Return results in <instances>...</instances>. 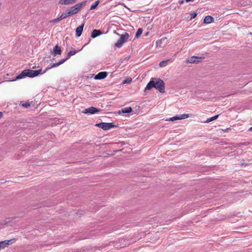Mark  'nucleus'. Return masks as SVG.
<instances>
[{
    "label": "nucleus",
    "instance_id": "9d476101",
    "mask_svg": "<svg viewBox=\"0 0 252 252\" xmlns=\"http://www.w3.org/2000/svg\"><path fill=\"white\" fill-rule=\"evenodd\" d=\"M84 26V24H83L82 25L78 26L76 29V37H79L82 34V32L83 30Z\"/></svg>",
    "mask_w": 252,
    "mask_h": 252
},
{
    "label": "nucleus",
    "instance_id": "7ed1b4c3",
    "mask_svg": "<svg viewBox=\"0 0 252 252\" xmlns=\"http://www.w3.org/2000/svg\"><path fill=\"white\" fill-rule=\"evenodd\" d=\"M86 1H84L71 7L69 10H67L69 16L77 13V12L81 9L82 6L86 3Z\"/></svg>",
    "mask_w": 252,
    "mask_h": 252
},
{
    "label": "nucleus",
    "instance_id": "423d86ee",
    "mask_svg": "<svg viewBox=\"0 0 252 252\" xmlns=\"http://www.w3.org/2000/svg\"><path fill=\"white\" fill-rule=\"evenodd\" d=\"M100 111V109L92 106L84 109L82 112L85 114L89 113L91 114H94L97 112H99Z\"/></svg>",
    "mask_w": 252,
    "mask_h": 252
},
{
    "label": "nucleus",
    "instance_id": "f8f14e48",
    "mask_svg": "<svg viewBox=\"0 0 252 252\" xmlns=\"http://www.w3.org/2000/svg\"><path fill=\"white\" fill-rule=\"evenodd\" d=\"M77 0H60L59 3L63 5H69L75 3Z\"/></svg>",
    "mask_w": 252,
    "mask_h": 252
},
{
    "label": "nucleus",
    "instance_id": "1a4fd4ad",
    "mask_svg": "<svg viewBox=\"0 0 252 252\" xmlns=\"http://www.w3.org/2000/svg\"><path fill=\"white\" fill-rule=\"evenodd\" d=\"M107 74L108 73L107 72H100L95 76L94 79L96 80H100L104 79L107 77Z\"/></svg>",
    "mask_w": 252,
    "mask_h": 252
},
{
    "label": "nucleus",
    "instance_id": "bb28decb",
    "mask_svg": "<svg viewBox=\"0 0 252 252\" xmlns=\"http://www.w3.org/2000/svg\"><path fill=\"white\" fill-rule=\"evenodd\" d=\"M162 40H164V39H161L160 40L157 41L156 44L158 45V44H160Z\"/></svg>",
    "mask_w": 252,
    "mask_h": 252
},
{
    "label": "nucleus",
    "instance_id": "c85d7f7f",
    "mask_svg": "<svg viewBox=\"0 0 252 252\" xmlns=\"http://www.w3.org/2000/svg\"><path fill=\"white\" fill-rule=\"evenodd\" d=\"M58 18H59V20H63V19H64V18H63V17L62 15H61V16H60V17H59Z\"/></svg>",
    "mask_w": 252,
    "mask_h": 252
},
{
    "label": "nucleus",
    "instance_id": "a878e982",
    "mask_svg": "<svg viewBox=\"0 0 252 252\" xmlns=\"http://www.w3.org/2000/svg\"><path fill=\"white\" fill-rule=\"evenodd\" d=\"M30 105V103H23L22 104V106L24 107H25V108H27Z\"/></svg>",
    "mask_w": 252,
    "mask_h": 252
},
{
    "label": "nucleus",
    "instance_id": "b1692460",
    "mask_svg": "<svg viewBox=\"0 0 252 252\" xmlns=\"http://www.w3.org/2000/svg\"><path fill=\"white\" fill-rule=\"evenodd\" d=\"M61 15L63 17L64 19L66 18L68 16H69L68 12L67 11H66L65 12L63 13Z\"/></svg>",
    "mask_w": 252,
    "mask_h": 252
},
{
    "label": "nucleus",
    "instance_id": "7c9ffc66",
    "mask_svg": "<svg viewBox=\"0 0 252 252\" xmlns=\"http://www.w3.org/2000/svg\"><path fill=\"white\" fill-rule=\"evenodd\" d=\"M184 2V0H181L179 1L180 4H183Z\"/></svg>",
    "mask_w": 252,
    "mask_h": 252
},
{
    "label": "nucleus",
    "instance_id": "0eeeda50",
    "mask_svg": "<svg viewBox=\"0 0 252 252\" xmlns=\"http://www.w3.org/2000/svg\"><path fill=\"white\" fill-rule=\"evenodd\" d=\"M204 59L203 57L192 56L187 60V63H197L201 61L202 59Z\"/></svg>",
    "mask_w": 252,
    "mask_h": 252
},
{
    "label": "nucleus",
    "instance_id": "412c9836",
    "mask_svg": "<svg viewBox=\"0 0 252 252\" xmlns=\"http://www.w3.org/2000/svg\"><path fill=\"white\" fill-rule=\"evenodd\" d=\"M143 30L141 28H139L137 30L136 34L135 37L138 38L142 33Z\"/></svg>",
    "mask_w": 252,
    "mask_h": 252
},
{
    "label": "nucleus",
    "instance_id": "2f4dec72",
    "mask_svg": "<svg viewBox=\"0 0 252 252\" xmlns=\"http://www.w3.org/2000/svg\"><path fill=\"white\" fill-rule=\"evenodd\" d=\"M193 0H185V1L187 2H189V1H192Z\"/></svg>",
    "mask_w": 252,
    "mask_h": 252
},
{
    "label": "nucleus",
    "instance_id": "f3484780",
    "mask_svg": "<svg viewBox=\"0 0 252 252\" xmlns=\"http://www.w3.org/2000/svg\"><path fill=\"white\" fill-rule=\"evenodd\" d=\"M170 59H168L166 60L162 61L159 63V66L161 67L165 66L167 64L168 62L170 61Z\"/></svg>",
    "mask_w": 252,
    "mask_h": 252
},
{
    "label": "nucleus",
    "instance_id": "5701e85b",
    "mask_svg": "<svg viewBox=\"0 0 252 252\" xmlns=\"http://www.w3.org/2000/svg\"><path fill=\"white\" fill-rule=\"evenodd\" d=\"M180 118L179 117V115H177V116L170 118L168 120L170 121H174L175 120H180Z\"/></svg>",
    "mask_w": 252,
    "mask_h": 252
},
{
    "label": "nucleus",
    "instance_id": "39448f33",
    "mask_svg": "<svg viewBox=\"0 0 252 252\" xmlns=\"http://www.w3.org/2000/svg\"><path fill=\"white\" fill-rule=\"evenodd\" d=\"M96 126L105 130H107L115 126L112 123H100L96 125Z\"/></svg>",
    "mask_w": 252,
    "mask_h": 252
},
{
    "label": "nucleus",
    "instance_id": "4be33fe9",
    "mask_svg": "<svg viewBox=\"0 0 252 252\" xmlns=\"http://www.w3.org/2000/svg\"><path fill=\"white\" fill-rule=\"evenodd\" d=\"M99 4V1H95L93 4H92L90 7L91 10L94 9Z\"/></svg>",
    "mask_w": 252,
    "mask_h": 252
},
{
    "label": "nucleus",
    "instance_id": "4468645a",
    "mask_svg": "<svg viewBox=\"0 0 252 252\" xmlns=\"http://www.w3.org/2000/svg\"><path fill=\"white\" fill-rule=\"evenodd\" d=\"M68 59H67V57L65 59H62L58 63H53L49 68H53V67H55L58 66L60 65H61V64H63V63H64Z\"/></svg>",
    "mask_w": 252,
    "mask_h": 252
},
{
    "label": "nucleus",
    "instance_id": "f03ea898",
    "mask_svg": "<svg viewBox=\"0 0 252 252\" xmlns=\"http://www.w3.org/2000/svg\"><path fill=\"white\" fill-rule=\"evenodd\" d=\"M42 70H31V69H25L19 75H17L15 79L11 81H14L17 80L22 79L25 77H34L41 73Z\"/></svg>",
    "mask_w": 252,
    "mask_h": 252
},
{
    "label": "nucleus",
    "instance_id": "473e14b6",
    "mask_svg": "<svg viewBox=\"0 0 252 252\" xmlns=\"http://www.w3.org/2000/svg\"><path fill=\"white\" fill-rule=\"evenodd\" d=\"M249 131H252V126L249 129Z\"/></svg>",
    "mask_w": 252,
    "mask_h": 252
},
{
    "label": "nucleus",
    "instance_id": "c9c22d12",
    "mask_svg": "<svg viewBox=\"0 0 252 252\" xmlns=\"http://www.w3.org/2000/svg\"><path fill=\"white\" fill-rule=\"evenodd\" d=\"M126 83V80H125V81H124V83Z\"/></svg>",
    "mask_w": 252,
    "mask_h": 252
},
{
    "label": "nucleus",
    "instance_id": "393cba45",
    "mask_svg": "<svg viewBox=\"0 0 252 252\" xmlns=\"http://www.w3.org/2000/svg\"><path fill=\"white\" fill-rule=\"evenodd\" d=\"M197 16V13L195 12H194L190 14V19H192L195 18Z\"/></svg>",
    "mask_w": 252,
    "mask_h": 252
},
{
    "label": "nucleus",
    "instance_id": "c756f323",
    "mask_svg": "<svg viewBox=\"0 0 252 252\" xmlns=\"http://www.w3.org/2000/svg\"><path fill=\"white\" fill-rule=\"evenodd\" d=\"M58 18H59V20H63V19H64V18H63V17L62 15H61V16H60V17H59Z\"/></svg>",
    "mask_w": 252,
    "mask_h": 252
},
{
    "label": "nucleus",
    "instance_id": "e433bc0d",
    "mask_svg": "<svg viewBox=\"0 0 252 252\" xmlns=\"http://www.w3.org/2000/svg\"><path fill=\"white\" fill-rule=\"evenodd\" d=\"M148 34V32H147V33L145 34V35H147Z\"/></svg>",
    "mask_w": 252,
    "mask_h": 252
},
{
    "label": "nucleus",
    "instance_id": "cd10ccee",
    "mask_svg": "<svg viewBox=\"0 0 252 252\" xmlns=\"http://www.w3.org/2000/svg\"><path fill=\"white\" fill-rule=\"evenodd\" d=\"M60 21V20H59V18H56V19H54V20L52 21V22H53L55 23V22H58V21Z\"/></svg>",
    "mask_w": 252,
    "mask_h": 252
},
{
    "label": "nucleus",
    "instance_id": "6e6552de",
    "mask_svg": "<svg viewBox=\"0 0 252 252\" xmlns=\"http://www.w3.org/2000/svg\"><path fill=\"white\" fill-rule=\"evenodd\" d=\"M51 54L54 57L58 55H61L62 54V50L61 47L59 45H56L53 50V51H51Z\"/></svg>",
    "mask_w": 252,
    "mask_h": 252
},
{
    "label": "nucleus",
    "instance_id": "72a5a7b5",
    "mask_svg": "<svg viewBox=\"0 0 252 252\" xmlns=\"http://www.w3.org/2000/svg\"><path fill=\"white\" fill-rule=\"evenodd\" d=\"M2 117V113L0 112V118Z\"/></svg>",
    "mask_w": 252,
    "mask_h": 252
},
{
    "label": "nucleus",
    "instance_id": "f704fd0d",
    "mask_svg": "<svg viewBox=\"0 0 252 252\" xmlns=\"http://www.w3.org/2000/svg\"><path fill=\"white\" fill-rule=\"evenodd\" d=\"M131 80V79H130V80H128H128H126V83H127V82H128L130 81Z\"/></svg>",
    "mask_w": 252,
    "mask_h": 252
},
{
    "label": "nucleus",
    "instance_id": "2eb2a0df",
    "mask_svg": "<svg viewBox=\"0 0 252 252\" xmlns=\"http://www.w3.org/2000/svg\"><path fill=\"white\" fill-rule=\"evenodd\" d=\"M12 240H11L8 241H0V250L1 249H3L4 248L9 245V243Z\"/></svg>",
    "mask_w": 252,
    "mask_h": 252
},
{
    "label": "nucleus",
    "instance_id": "aec40b11",
    "mask_svg": "<svg viewBox=\"0 0 252 252\" xmlns=\"http://www.w3.org/2000/svg\"><path fill=\"white\" fill-rule=\"evenodd\" d=\"M189 114H184L179 115V117L180 118V120L185 119L189 118Z\"/></svg>",
    "mask_w": 252,
    "mask_h": 252
},
{
    "label": "nucleus",
    "instance_id": "20e7f679",
    "mask_svg": "<svg viewBox=\"0 0 252 252\" xmlns=\"http://www.w3.org/2000/svg\"><path fill=\"white\" fill-rule=\"evenodd\" d=\"M129 37V34L125 32L121 35L120 39L115 43V45L118 48H121Z\"/></svg>",
    "mask_w": 252,
    "mask_h": 252
},
{
    "label": "nucleus",
    "instance_id": "9b49d317",
    "mask_svg": "<svg viewBox=\"0 0 252 252\" xmlns=\"http://www.w3.org/2000/svg\"><path fill=\"white\" fill-rule=\"evenodd\" d=\"M83 47L80 49H74L73 50H71V51H70L67 54V59H69L70 58L71 56H73L76 53L81 51L82 49H83Z\"/></svg>",
    "mask_w": 252,
    "mask_h": 252
},
{
    "label": "nucleus",
    "instance_id": "6ab92c4d",
    "mask_svg": "<svg viewBox=\"0 0 252 252\" xmlns=\"http://www.w3.org/2000/svg\"><path fill=\"white\" fill-rule=\"evenodd\" d=\"M122 112L124 113H127L132 111V109L130 107L124 108L122 109Z\"/></svg>",
    "mask_w": 252,
    "mask_h": 252
},
{
    "label": "nucleus",
    "instance_id": "dca6fc26",
    "mask_svg": "<svg viewBox=\"0 0 252 252\" xmlns=\"http://www.w3.org/2000/svg\"><path fill=\"white\" fill-rule=\"evenodd\" d=\"M214 18L209 15L206 16L204 19V23L210 24L213 21Z\"/></svg>",
    "mask_w": 252,
    "mask_h": 252
},
{
    "label": "nucleus",
    "instance_id": "f257e3e1",
    "mask_svg": "<svg viewBox=\"0 0 252 252\" xmlns=\"http://www.w3.org/2000/svg\"><path fill=\"white\" fill-rule=\"evenodd\" d=\"M152 88H156L160 93H163L165 89L164 83L160 79H153L148 83L145 90H149Z\"/></svg>",
    "mask_w": 252,
    "mask_h": 252
},
{
    "label": "nucleus",
    "instance_id": "a211bd4d",
    "mask_svg": "<svg viewBox=\"0 0 252 252\" xmlns=\"http://www.w3.org/2000/svg\"><path fill=\"white\" fill-rule=\"evenodd\" d=\"M219 117V115H217L216 116H214L212 117H211L210 118H208L206 121H205V123H210L215 120H216Z\"/></svg>",
    "mask_w": 252,
    "mask_h": 252
},
{
    "label": "nucleus",
    "instance_id": "ddd939ff",
    "mask_svg": "<svg viewBox=\"0 0 252 252\" xmlns=\"http://www.w3.org/2000/svg\"><path fill=\"white\" fill-rule=\"evenodd\" d=\"M102 33V32L99 30H94L92 32L91 37L93 38H94L97 36L100 35Z\"/></svg>",
    "mask_w": 252,
    "mask_h": 252
}]
</instances>
